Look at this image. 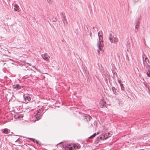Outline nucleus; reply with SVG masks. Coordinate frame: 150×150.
Wrapping results in <instances>:
<instances>
[{
	"mask_svg": "<svg viewBox=\"0 0 150 150\" xmlns=\"http://www.w3.org/2000/svg\"><path fill=\"white\" fill-rule=\"evenodd\" d=\"M114 97H115V96L114 95Z\"/></svg>",
	"mask_w": 150,
	"mask_h": 150,
	"instance_id": "c9c22d12",
	"label": "nucleus"
},
{
	"mask_svg": "<svg viewBox=\"0 0 150 150\" xmlns=\"http://www.w3.org/2000/svg\"><path fill=\"white\" fill-rule=\"evenodd\" d=\"M139 0H134L135 1V2H137V1H138Z\"/></svg>",
	"mask_w": 150,
	"mask_h": 150,
	"instance_id": "473e14b6",
	"label": "nucleus"
},
{
	"mask_svg": "<svg viewBox=\"0 0 150 150\" xmlns=\"http://www.w3.org/2000/svg\"><path fill=\"white\" fill-rule=\"evenodd\" d=\"M148 72H149V73H150V69L148 70Z\"/></svg>",
	"mask_w": 150,
	"mask_h": 150,
	"instance_id": "7c9ffc66",
	"label": "nucleus"
},
{
	"mask_svg": "<svg viewBox=\"0 0 150 150\" xmlns=\"http://www.w3.org/2000/svg\"><path fill=\"white\" fill-rule=\"evenodd\" d=\"M64 148L65 150H73L72 146L71 144L66 145Z\"/></svg>",
	"mask_w": 150,
	"mask_h": 150,
	"instance_id": "0eeeda50",
	"label": "nucleus"
},
{
	"mask_svg": "<svg viewBox=\"0 0 150 150\" xmlns=\"http://www.w3.org/2000/svg\"><path fill=\"white\" fill-rule=\"evenodd\" d=\"M112 92L113 93V94H115V96L116 95V89H115V88L114 87H113L112 88Z\"/></svg>",
	"mask_w": 150,
	"mask_h": 150,
	"instance_id": "a211bd4d",
	"label": "nucleus"
},
{
	"mask_svg": "<svg viewBox=\"0 0 150 150\" xmlns=\"http://www.w3.org/2000/svg\"><path fill=\"white\" fill-rule=\"evenodd\" d=\"M109 39L112 43H115L118 41V39L117 38H114L113 37L111 33L110 34L109 36Z\"/></svg>",
	"mask_w": 150,
	"mask_h": 150,
	"instance_id": "f03ea898",
	"label": "nucleus"
},
{
	"mask_svg": "<svg viewBox=\"0 0 150 150\" xmlns=\"http://www.w3.org/2000/svg\"><path fill=\"white\" fill-rule=\"evenodd\" d=\"M139 26V25H135V28L138 29Z\"/></svg>",
	"mask_w": 150,
	"mask_h": 150,
	"instance_id": "a878e982",
	"label": "nucleus"
},
{
	"mask_svg": "<svg viewBox=\"0 0 150 150\" xmlns=\"http://www.w3.org/2000/svg\"><path fill=\"white\" fill-rule=\"evenodd\" d=\"M62 19L64 24H65V23H67V21L66 18L65 17V16H63V17L62 18Z\"/></svg>",
	"mask_w": 150,
	"mask_h": 150,
	"instance_id": "6ab92c4d",
	"label": "nucleus"
},
{
	"mask_svg": "<svg viewBox=\"0 0 150 150\" xmlns=\"http://www.w3.org/2000/svg\"><path fill=\"white\" fill-rule=\"evenodd\" d=\"M104 139V138L103 137H102L99 136L96 138V141L99 142L102 140H104L105 139Z\"/></svg>",
	"mask_w": 150,
	"mask_h": 150,
	"instance_id": "ddd939ff",
	"label": "nucleus"
},
{
	"mask_svg": "<svg viewBox=\"0 0 150 150\" xmlns=\"http://www.w3.org/2000/svg\"><path fill=\"white\" fill-rule=\"evenodd\" d=\"M14 11H19V10L18 9L19 8V6L18 5L16 4H14Z\"/></svg>",
	"mask_w": 150,
	"mask_h": 150,
	"instance_id": "f8f14e48",
	"label": "nucleus"
},
{
	"mask_svg": "<svg viewBox=\"0 0 150 150\" xmlns=\"http://www.w3.org/2000/svg\"><path fill=\"white\" fill-rule=\"evenodd\" d=\"M73 149L74 148L75 149H78L80 148V146L76 144H74L73 146Z\"/></svg>",
	"mask_w": 150,
	"mask_h": 150,
	"instance_id": "4468645a",
	"label": "nucleus"
},
{
	"mask_svg": "<svg viewBox=\"0 0 150 150\" xmlns=\"http://www.w3.org/2000/svg\"><path fill=\"white\" fill-rule=\"evenodd\" d=\"M32 67H34V68H35V69H36V68L35 67V66H33H33H32Z\"/></svg>",
	"mask_w": 150,
	"mask_h": 150,
	"instance_id": "72a5a7b5",
	"label": "nucleus"
},
{
	"mask_svg": "<svg viewBox=\"0 0 150 150\" xmlns=\"http://www.w3.org/2000/svg\"><path fill=\"white\" fill-rule=\"evenodd\" d=\"M144 67H146V68L147 70L149 69H150V65L149 64H144Z\"/></svg>",
	"mask_w": 150,
	"mask_h": 150,
	"instance_id": "f3484780",
	"label": "nucleus"
},
{
	"mask_svg": "<svg viewBox=\"0 0 150 150\" xmlns=\"http://www.w3.org/2000/svg\"><path fill=\"white\" fill-rule=\"evenodd\" d=\"M1 113V110H0V113Z\"/></svg>",
	"mask_w": 150,
	"mask_h": 150,
	"instance_id": "e433bc0d",
	"label": "nucleus"
},
{
	"mask_svg": "<svg viewBox=\"0 0 150 150\" xmlns=\"http://www.w3.org/2000/svg\"><path fill=\"white\" fill-rule=\"evenodd\" d=\"M2 132L4 134H8V132L10 131V130H8L7 128H5L2 129Z\"/></svg>",
	"mask_w": 150,
	"mask_h": 150,
	"instance_id": "9b49d317",
	"label": "nucleus"
},
{
	"mask_svg": "<svg viewBox=\"0 0 150 150\" xmlns=\"http://www.w3.org/2000/svg\"><path fill=\"white\" fill-rule=\"evenodd\" d=\"M139 20V18L137 19L135 23V25H139V24L140 23Z\"/></svg>",
	"mask_w": 150,
	"mask_h": 150,
	"instance_id": "2eb2a0df",
	"label": "nucleus"
},
{
	"mask_svg": "<svg viewBox=\"0 0 150 150\" xmlns=\"http://www.w3.org/2000/svg\"><path fill=\"white\" fill-rule=\"evenodd\" d=\"M24 98V100L26 102L28 103L31 100L30 97L29 96H25L24 95L23 96Z\"/></svg>",
	"mask_w": 150,
	"mask_h": 150,
	"instance_id": "1a4fd4ad",
	"label": "nucleus"
},
{
	"mask_svg": "<svg viewBox=\"0 0 150 150\" xmlns=\"http://www.w3.org/2000/svg\"><path fill=\"white\" fill-rule=\"evenodd\" d=\"M99 132H97V134H99Z\"/></svg>",
	"mask_w": 150,
	"mask_h": 150,
	"instance_id": "f704fd0d",
	"label": "nucleus"
},
{
	"mask_svg": "<svg viewBox=\"0 0 150 150\" xmlns=\"http://www.w3.org/2000/svg\"><path fill=\"white\" fill-rule=\"evenodd\" d=\"M23 86H21L18 84H15L13 86V89L18 90L21 88V87H23Z\"/></svg>",
	"mask_w": 150,
	"mask_h": 150,
	"instance_id": "423d86ee",
	"label": "nucleus"
},
{
	"mask_svg": "<svg viewBox=\"0 0 150 150\" xmlns=\"http://www.w3.org/2000/svg\"><path fill=\"white\" fill-rule=\"evenodd\" d=\"M15 118L16 119H19L21 118L22 117L21 115H16L15 116Z\"/></svg>",
	"mask_w": 150,
	"mask_h": 150,
	"instance_id": "dca6fc26",
	"label": "nucleus"
},
{
	"mask_svg": "<svg viewBox=\"0 0 150 150\" xmlns=\"http://www.w3.org/2000/svg\"><path fill=\"white\" fill-rule=\"evenodd\" d=\"M91 118H92L91 117L88 115H86L83 116V119L84 120L88 122L90 121Z\"/></svg>",
	"mask_w": 150,
	"mask_h": 150,
	"instance_id": "39448f33",
	"label": "nucleus"
},
{
	"mask_svg": "<svg viewBox=\"0 0 150 150\" xmlns=\"http://www.w3.org/2000/svg\"><path fill=\"white\" fill-rule=\"evenodd\" d=\"M35 117L37 120H38L41 118V114L39 112H38L35 115Z\"/></svg>",
	"mask_w": 150,
	"mask_h": 150,
	"instance_id": "6e6552de",
	"label": "nucleus"
},
{
	"mask_svg": "<svg viewBox=\"0 0 150 150\" xmlns=\"http://www.w3.org/2000/svg\"><path fill=\"white\" fill-rule=\"evenodd\" d=\"M35 142L37 144H39V141H38L36 140Z\"/></svg>",
	"mask_w": 150,
	"mask_h": 150,
	"instance_id": "c85d7f7f",
	"label": "nucleus"
},
{
	"mask_svg": "<svg viewBox=\"0 0 150 150\" xmlns=\"http://www.w3.org/2000/svg\"><path fill=\"white\" fill-rule=\"evenodd\" d=\"M121 89L122 90L124 91L125 90V87H124L123 84L122 83L120 85Z\"/></svg>",
	"mask_w": 150,
	"mask_h": 150,
	"instance_id": "412c9836",
	"label": "nucleus"
},
{
	"mask_svg": "<svg viewBox=\"0 0 150 150\" xmlns=\"http://www.w3.org/2000/svg\"><path fill=\"white\" fill-rule=\"evenodd\" d=\"M146 74L147 75V76L148 77H150V73H149V72L147 71L146 73Z\"/></svg>",
	"mask_w": 150,
	"mask_h": 150,
	"instance_id": "5701e85b",
	"label": "nucleus"
},
{
	"mask_svg": "<svg viewBox=\"0 0 150 150\" xmlns=\"http://www.w3.org/2000/svg\"><path fill=\"white\" fill-rule=\"evenodd\" d=\"M28 139H30L31 141L33 142H35V139H33V138H28Z\"/></svg>",
	"mask_w": 150,
	"mask_h": 150,
	"instance_id": "4be33fe9",
	"label": "nucleus"
},
{
	"mask_svg": "<svg viewBox=\"0 0 150 150\" xmlns=\"http://www.w3.org/2000/svg\"><path fill=\"white\" fill-rule=\"evenodd\" d=\"M61 16L62 18L64 16H65L64 15V13L62 12L61 13Z\"/></svg>",
	"mask_w": 150,
	"mask_h": 150,
	"instance_id": "b1692460",
	"label": "nucleus"
},
{
	"mask_svg": "<svg viewBox=\"0 0 150 150\" xmlns=\"http://www.w3.org/2000/svg\"><path fill=\"white\" fill-rule=\"evenodd\" d=\"M28 64V65L30 66H31V64H30V63H27Z\"/></svg>",
	"mask_w": 150,
	"mask_h": 150,
	"instance_id": "2f4dec72",
	"label": "nucleus"
},
{
	"mask_svg": "<svg viewBox=\"0 0 150 150\" xmlns=\"http://www.w3.org/2000/svg\"><path fill=\"white\" fill-rule=\"evenodd\" d=\"M96 135V133H94L89 138L90 139H92Z\"/></svg>",
	"mask_w": 150,
	"mask_h": 150,
	"instance_id": "aec40b11",
	"label": "nucleus"
},
{
	"mask_svg": "<svg viewBox=\"0 0 150 150\" xmlns=\"http://www.w3.org/2000/svg\"><path fill=\"white\" fill-rule=\"evenodd\" d=\"M102 33L101 31H100L98 33L99 41H98V43L97 44L98 48L101 51L103 50V37L102 35L100 34Z\"/></svg>",
	"mask_w": 150,
	"mask_h": 150,
	"instance_id": "f257e3e1",
	"label": "nucleus"
},
{
	"mask_svg": "<svg viewBox=\"0 0 150 150\" xmlns=\"http://www.w3.org/2000/svg\"><path fill=\"white\" fill-rule=\"evenodd\" d=\"M146 56L145 55H143L142 57L144 65L145 64H149L150 61L147 57H146L145 59H144V56Z\"/></svg>",
	"mask_w": 150,
	"mask_h": 150,
	"instance_id": "7ed1b4c3",
	"label": "nucleus"
},
{
	"mask_svg": "<svg viewBox=\"0 0 150 150\" xmlns=\"http://www.w3.org/2000/svg\"><path fill=\"white\" fill-rule=\"evenodd\" d=\"M42 58L46 61H49L50 58V56L46 53L42 55Z\"/></svg>",
	"mask_w": 150,
	"mask_h": 150,
	"instance_id": "20e7f679",
	"label": "nucleus"
},
{
	"mask_svg": "<svg viewBox=\"0 0 150 150\" xmlns=\"http://www.w3.org/2000/svg\"><path fill=\"white\" fill-rule=\"evenodd\" d=\"M39 111L40 112V114H41V113L42 112H43V109H41L39 110Z\"/></svg>",
	"mask_w": 150,
	"mask_h": 150,
	"instance_id": "cd10ccee",
	"label": "nucleus"
},
{
	"mask_svg": "<svg viewBox=\"0 0 150 150\" xmlns=\"http://www.w3.org/2000/svg\"><path fill=\"white\" fill-rule=\"evenodd\" d=\"M118 83L120 84H122L121 83V80L120 79H118Z\"/></svg>",
	"mask_w": 150,
	"mask_h": 150,
	"instance_id": "393cba45",
	"label": "nucleus"
},
{
	"mask_svg": "<svg viewBox=\"0 0 150 150\" xmlns=\"http://www.w3.org/2000/svg\"><path fill=\"white\" fill-rule=\"evenodd\" d=\"M47 1L49 4H50L51 3V0H47Z\"/></svg>",
	"mask_w": 150,
	"mask_h": 150,
	"instance_id": "bb28decb",
	"label": "nucleus"
},
{
	"mask_svg": "<svg viewBox=\"0 0 150 150\" xmlns=\"http://www.w3.org/2000/svg\"><path fill=\"white\" fill-rule=\"evenodd\" d=\"M110 133L109 132L108 133H106L105 134L103 135V136L104 137V138L105 140L108 138V137H110Z\"/></svg>",
	"mask_w": 150,
	"mask_h": 150,
	"instance_id": "9d476101",
	"label": "nucleus"
},
{
	"mask_svg": "<svg viewBox=\"0 0 150 150\" xmlns=\"http://www.w3.org/2000/svg\"><path fill=\"white\" fill-rule=\"evenodd\" d=\"M19 138L17 139L15 141V142H17L19 140Z\"/></svg>",
	"mask_w": 150,
	"mask_h": 150,
	"instance_id": "c756f323",
	"label": "nucleus"
}]
</instances>
